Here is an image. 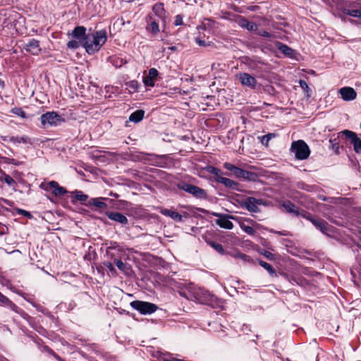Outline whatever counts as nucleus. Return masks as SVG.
<instances>
[{
  "instance_id": "1",
  "label": "nucleus",
  "mask_w": 361,
  "mask_h": 361,
  "mask_svg": "<svg viewBox=\"0 0 361 361\" xmlns=\"http://www.w3.org/2000/svg\"><path fill=\"white\" fill-rule=\"evenodd\" d=\"M107 40L106 30L89 32L83 40V47L89 54L97 52Z\"/></svg>"
},
{
  "instance_id": "2",
  "label": "nucleus",
  "mask_w": 361,
  "mask_h": 361,
  "mask_svg": "<svg viewBox=\"0 0 361 361\" xmlns=\"http://www.w3.org/2000/svg\"><path fill=\"white\" fill-rule=\"evenodd\" d=\"M190 294L193 298V300L200 303L212 306L216 305V298L202 288H192L190 290Z\"/></svg>"
},
{
  "instance_id": "3",
  "label": "nucleus",
  "mask_w": 361,
  "mask_h": 361,
  "mask_svg": "<svg viewBox=\"0 0 361 361\" xmlns=\"http://www.w3.org/2000/svg\"><path fill=\"white\" fill-rule=\"evenodd\" d=\"M290 151L294 153L298 160H305L310 154V149L307 143L302 140L293 141L291 144Z\"/></svg>"
},
{
  "instance_id": "4",
  "label": "nucleus",
  "mask_w": 361,
  "mask_h": 361,
  "mask_svg": "<svg viewBox=\"0 0 361 361\" xmlns=\"http://www.w3.org/2000/svg\"><path fill=\"white\" fill-rule=\"evenodd\" d=\"M40 121L42 128H45L48 126H56L64 122V119L55 111H48L41 116Z\"/></svg>"
},
{
  "instance_id": "5",
  "label": "nucleus",
  "mask_w": 361,
  "mask_h": 361,
  "mask_svg": "<svg viewBox=\"0 0 361 361\" xmlns=\"http://www.w3.org/2000/svg\"><path fill=\"white\" fill-rule=\"evenodd\" d=\"M130 305L142 314H152L158 309L155 304L141 300H134Z\"/></svg>"
},
{
  "instance_id": "6",
  "label": "nucleus",
  "mask_w": 361,
  "mask_h": 361,
  "mask_svg": "<svg viewBox=\"0 0 361 361\" xmlns=\"http://www.w3.org/2000/svg\"><path fill=\"white\" fill-rule=\"evenodd\" d=\"M177 186L180 190L188 192L196 198L207 199V197L206 191L198 186L184 182L178 183Z\"/></svg>"
},
{
  "instance_id": "7",
  "label": "nucleus",
  "mask_w": 361,
  "mask_h": 361,
  "mask_svg": "<svg viewBox=\"0 0 361 361\" xmlns=\"http://www.w3.org/2000/svg\"><path fill=\"white\" fill-rule=\"evenodd\" d=\"M265 204V201L262 199H257L253 197H247L240 203V206L243 208H245L250 212L253 213H257L259 212L258 205Z\"/></svg>"
},
{
  "instance_id": "8",
  "label": "nucleus",
  "mask_w": 361,
  "mask_h": 361,
  "mask_svg": "<svg viewBox=\"0 0 361 361\" xmlns=\"http://www.w3.org/2000/svg\"><path fill=\"white\" fill-rule=\"evenodd\" d=\"M40 188L46 191H51L53 195L56 197H61L67 192L65 188L60 186L59 183L54 180L47 183H42L40 184Z\"/></svg>"
},
{
  "instance_id": "9",
  "label": "nucleus",
  "mask_w": 361,
  "mask_h": 361,
  "mask_svg": "<svg viewBox=\"0 0 361 361\" xmlns=\"http://www.w3.org/2000/svg\"><path fill=\"white\" fill-rule=\"evenodd\" d=\"M340 133L345 135V137L350 141V143L353 145V149L356 153H361V139L357 137L355 133L349 130H344Z\"/></svg>"
},
{
  "instance_id": "10",
  "label": "nucleus",
  "mask_w": 361,
  "mask_h": 361,
  "mask_svg": "<svg viewBox=\"0 0 361 361\" xmlns=\"http://www.w3.org/2000/svg\"><path fill=\"white\" fill-rule=\"evenodd\" d=\"M238 79L243 85L247 86L255 90L257 85V81L251 75L247 73H241L238 75Z\"/></svg>"
},
{
  "instance_id": "11",
  "label": "nucleus",
  "mask_w": 361,
  "mask_h": 361,
  "mask_svg": "<svg viewBox=\"0 0 361 361\" xmlns=\"http://www.w3.org/2000/svg\"><path fill=\"white\" fill-rule=\"evenodd\" d=\"M310 222L324 234L329 235V232L333 231V227L322 219H310Z\"/></svg>"
},
{
  "instance_id": "12",
  "label": "nucleus",
  "mask_w": 361,
  "mask_h": 361,
  "mask_svg": "<svg viewBox=\"0 0 361 361\" xmlns=\"http://www.w3.org/2000/svg\"><path fill=\"white\" fill-rule=\"evenodd\" d=\"M159 75L158 71L152 68L149 70L148 74L143 77V82L145 86L147 87H154L155 85V81L157 80Z\"/></svg>"
},
{
  "instance_id": "13",
  "label": "nucleus",
  "mask_w": 361,
  "mask_h": 361,
  "mask_svg": "<svg viewBox=\"0 0 361 361\" xmlns=\"http://www.w3.org/2000/svg\"><path fill=\"white\" fill-rule=\"evenodd\" d=\"M338 92L344 101H352L357 97V92L353 87H344L341 88Z\"/></svg>"
},
{
  "instance_id": "14",
  "label": "nucleus",
  "mask_w": 361,
  "mask_h": 361,
  "mask_svg": "<svg viewBox=\"0 0 361 361\" xmlns=\"http://www.w3.org/2000/svg\"><path fill=\"white\" fill-rule=\"evenodd\" d=\"M214 216H218L219 219H216V224L226 229H232L233 224L228 219V216H223L218 213H214Z\"/></svg>"
},
{
  "instance_id": "15",
  "label": "nucleus",
  "mask_w": 361,
  "mask_h": 361,
  "mask_svg": "<svg viewBox=\"0 0 361 361\" xmlns=\"http://www.w3.org/2000/svg\"><path fill=\"white\" fill-rule=\"evenodd\" d=\"M106 214L109 219L118 222L122 225H126L128 224V219L127 217L120 212H106Z\"/></svg>"
},
{
  "instance_id": "16",
  "label": "nucleus",
  "mask_w": 361,
  "mask_h": 361,
  "mask_svg": "<svg viewBox=\"0 0 361 361\" xmlns=\"http://www.w3.org/2000/svg\"><path fill=\"white\" fill-rule=\"evenodd\" d=\"M218 179V183L223 184L226 188L237 191H240L239 188L240 184L238 182L223 176L219 177Z\"/></svg>"
},
{
  "instance_id": "17",
  "label": "nucleus",
  "mask_w": 361,
  "mask_h": 361,
  "mask_svg": "<svg viewBox=\"0 0 361 361\" xmlns=\"http://www.w3.org/2000/svg\"><path fill=\"white\" fill-rule=\"evenodd\" d=\"M25 49L33 55H37L41 51L39 41L35 39H30L26 44Z\"/></svg>"
},
{
  "instance_id": "18",
  "label": "nucleus",
  "mask_w": 361,
  "mask_h": 361,
  "mask_svg": "<svg viewBox=\"0 0 361 361\" xmlns=\"http://www.w3.org/2000/svg\"><path fill=\"white\" fill-rule=\"evenodd\" d=\"M146 30L154 36L157 35L160 31L158 23L151 16H148Z\"/></svg>"
},
{
  "instance_id": "19",
  "label": "nucleus",
  "mask_w": 361,
  "mask_h": 361,
  "mask_svg": "<svg viewBox=\"0 0 361 361\" xmlns=\"http://www.w3.org/2000/svg\"><path fill=\"white\" fill-rule=\"evenodd\" d=\"M224 167L230 171L235 178H241L244 169L228 162L224 163Z\"/></svg>"
},
{
  "instance_id": "20",
  "label": "nucleus",
  "mask_w": 361,
  "mask_h": 361,
  "mask_svg": "<svg viewBox=\"0 0 361 361\" xmlns=\"http://www.w3.org/2000/svg\"><path fill=\"white\" fill-rule=\"evenodd\" d=\"M87 35L86 28L84 26L75 27L71 33L73 38L80 41L84 40V39L87 37Z\"/></svg>"
},
{
  "instance_id": "21",
  "label": "nucleus",
  "mask_w": 361,
  "mask_h": 361,
  "mask_svg": "<svg viewBox=\"0 0 361 361\" xmlns=\"http://www.w3.org/2000/svg\"><path fill=\"white\" fill-rule=\"evenodd\" d=\"M152 11L155 16H157L159 18L164 20L166 18V11L164 8V4L162 3L156 4L152 7Z\"/></svg>"
},
{
  "instance_id": "22",
  "label": "nucleus",
  "mask_w": 361,
  "mask_h": 361,
  "mask_svg": "<svg viewBox=\"0 0 361 361\" xmlns=\"http://www.w3.org/2000/svg\"><path fill=\"white\" fill-rule=\"evenodd\" d=\"M282 206L286 210L287 212L293 214L295 216H299L300 212L298 210V208L290 201H284L282 203Z\"/></svg>"
},
{
  "instance_id": "23",
  "label": "nucleus",
  "mask_w": 361,
  "mask_h": 361,
  "mask_svg": "<svg viewBox=\"0 0 361 361\" xmlns=\"http://www.w3.org/2000/svg\"><path fill=\"white\" fill-rule=\"evenodd\" d=\"M161 214L164 216H170L172 219L178 222H181L183 221V217L179 213L171 209H163L161 210Z\"/></svg>"
},
{
  "instance_id": "24",
  "label": "nucleus",
  "mask_w": 361,
  "mask_h": 361,
  "mask_svg": "<svg viewBox=\"0 0 361 361\" xmlns=\"http://www.w3.org/2000/svg\"><path fill=\"white\" fill-rule=\"evenodd\" d=\"M239 25L249 31L256 30L257 28V25L255 23L248 21L245 18H241L239 20Z\"/></svg>"
},
{
  "instance_id": "25",
  "label": "nucleus",
  "mask_w": 361,
  "mask_h": 361,
  "mask_svg": "<svg viewBox=\"0 0 361 361\" xmlns=\"http://www.w3.org/2000/svg\"><path fill=\"white\" fill-rule=\"evenodd\" d=\"M4 141H10L11 142H13L15 144H17V143H25V144H27V143H30V139L26 136V135H24V136H22V137H15V136H11V137H9L8 138L7 137H5L4 138Z\"/></svg>"
},
{
  "instance_id": "26",
  "label": "nucleus",
  "mask_w": 361,
  "mask_h": 361,
  "mask_svg": "<svg viewBox=\"0 0 361 361\" xmlns=\"http://www.w3.org/2000/svg\"><path fill=\"white\" fill-rule=\"evenodd\" d=\"M145 116V111L142 109L137 110L132 113L129 117V121L134 122V123H138L141 121Z\"/></svg>"
},
{
  "instance_id": "27",
  "label": "nucleus",
  "mask_w": 361,
  "mask_h": 361,
  "mask_svg": "<svg viewBox=\"0 0 361 361\" xmlns=\"http://www.w3.org/2000/svg\"><path fill=\"white\" fill-rule=\"evenodd\" d=\"M241 178L255 182L258 179V176L255 172L244 170Z\"/></svg>"
},
{
  "instance_id": "28",
  "label": "nucleus",
  "mask_w": 361,
  "mask_h": 361,
  "mask_svg": "<svg viewBox=\"0 0 361 361\" xmlns=\"http://www.w3.org/2000/svg\"><path fill=\"white\" fill-rule=\"evenodd\" d=\"M277 47L279 50L286 56H291L293 54V49L286 44L279 42Z\"/></svg>"
},
{
  "instance_id": "29",
  "label": "nucleus",
  "mask_w": 361,
  "mask_h": 361,
  "mask_svg": "<svg viewBox=\"0 0 361 361\" xmlns=\"http://www.w3.org/2000/svg\"><path fill=\"white\" fill-rule=\"evenodd\" d=\"M207 172H209V173H212L214 175V180L216 182H219V179L218 178L219 177H222V171L218 169V168H216L214 166H209L207 168Z\"/></svg>"
},
{
  "instance_id": "30",
  "label": "nucleus",
  "mask_w": 361,
  "mask_h": 361,
  "mask_svg": "<svg viewBox=\"0 0 361 361\" xmlns=\"http://www.w3.org/2000/svg\"><path fill=\"white\" fill-rule=\"evenodd\" d=\"M89 204L93 205L99 209H106L107 208V204L101 201L99 198H92L89 201Z\"/></svg>"
},
{
  "instance_id": "31",
  "label": "nucleus",
  "mask_w": 361,
  "mask_h": 361,
  "mask_svg": "<svg viewBox=\"0 0 361 361\" xmlns=\"http://www.w3.org/2000/svg\"><path fill=\"white\" fill-rule=\"evenodd\" d=\"M0 302L4 303L13 310H16V309L17 308V306L7 297L1 293H0Z\"/></svg>"
},
{
  "instance_id": "32",
  "label": "nucleus",
  "mask_w": 361,
  "mask_h": 361,
  "mask_svg": "<svg viewBox=\"0 0 361 361\" xmlns=\"http://www.w3.org/2000/svg\"><path fill=\"white\" fill-rule=\"evenodd\" d=\"M67 47L69 49H76L80 47H83V40L80 41L76 39L69 41L67 43Z\"/></svg>"
},
{
  "instance_id": "33",
  "label": "nucleus",
  "mask_w": 361,
  "mask_h": 361,
  "mask_svg": "<svg viewBox=\"0 0 361 361\" xmlns=\"http://www.w3.org/2000/svg\"><path fill=\"white\" fill-rule=\"evenodd\" d=\"M259 264L261 267L265 269L271 275H276L274 269L269 263L263 260H259Z\"/></svg>"
},
{
  "instance_id": "34",
  "label": "nucleus",
  "mask_w": 361,
  "mask_h": 361,
  "mask_svg": "<svg viewBox=\"0 0 361 361\" xmlns=\"http://www.w3.org/2000/svg\"><path fill=\"white\" fill-rule=\"evenodd\" d=\"M208 244L213 247L218 253L219 254H224V249L220 243H216L214 241H209L207 242Z\"/></svg>"
},
{
  "instance_id": "35",
  "label": "nucleus",
  "mask_w": 361,
  "mask_h": 361,
  "mask_svg": "<svg viewBox=\"0 0 361 361\" xmlns=\"http://www.w3.org/2000/svg\"><path fill=\"white\" fill-rule=\"evenodd\" d=\"M11 112L16 116H18L23 118H26V113L20 107H14L11 110Z\"/></svg>"
},
{
  "instance_id": "36",
  "label": "nucleus",
  "mask_w": 361,
  "mask_h": 361,
  "mask_svg": "<svg viewBox=\"0 0 361 361\" xmlns=\"http://www.w3.org/2000/svg\"><path fill=\"white\" fill-rule=\"evenodd\" d=\"M75 199L82 203L85 202L88 199V196L83 194L81 191H75Z\"/></svg>"
},
{
  "instance_id": "37",
  "label": "nucleus",
  "mask_w": 361,
  "mask_h": 361,
  "mask_svg": "<svg viewBox=\"0 0 361 361\" xmlns=\"http://www.w3.org/2000/svg\"><path fill=\"white\" fill-rule=\"evenodd\" d=\"M329 142L331 144V148L336 152V153H338V149H339V143L337 141V139L336 138H331L330 140H329Z\"/></svg>"
},
{
  "instance_id": "38",
  "label": "nucleus",
  "mask_w": 361,
  "mask_h": 361,
  "mask_svg": "<svg viewBox=\"0 0 361 361\" xmlns=\"http://www.w3.org/2000/svg\"><path fill=\"white\" fill-rule=\"evenodd\" d=\"M114 263L118 269L124 271L127 268V264L123 262L121 259H115Z\"/></svg>"
},
{
  "instance_id": "39",
  "label": "nucleus",
  "mask_w": 361,
  "mask_h": 361,
  "mask_svg": "<svg viewBox=\"0 0 361 361\" xmlns=\"http://www.w3.org/2000/svg\"><path fill=\"white\" fill-rule=\"evenodd\" d=\"M274 137V134L269 133L267 135H263L261 139V142L263 145H268L269 140Z\"/></svg>"
},
{
  "instance_id": "40",
  "label": "nucleus",
  "mask_w": 361,
  "mask_h": 361,
  "mask_svg": "<svg viewBox=\"0 0 361 361\" xmlns=\"http://www.w3.org/2000/svg\"><path fill=\"white\" fill-rule=\"evenodd\" d=\"M4 181L9 185L13 186L16 184V181L8 175L4 173Z\"/></svg>"
},
{
  "instance_id": "41",
  "label": "nucleus",
  "mask_w": 361,
  "mask_h": 361,
  "mask_svg": "<svg viewBox=\"0 0 361 361\" xmlns=\"http://www.w3.org/2000/svg\"><path fill=\"white\" fill-rule=\"evenodd\" d=\"M348 14L353 17L361 18V10L360 9L349 10L348 11Z\"/></svg>"
},
{
  "instance_id": "42",
  "label": "nucleus",
  "mask_w": 361,
  "mask_h": 361,
  "mask_svg": "<svg viewBox=\"0 0 361 361\" xmlns=\"http://www.w3.org/2000/svg\"><path fill=\"white\" fill-rule=\"evenodd\" d=\"M241 228L243 230L249 235H255V229L250 226H242Z\"/></svg>"
},
{
  "instance_id": "43",
  "label": "nucleus",
  "mask_w": 361,
  "mask_h": 361,
  "mask_svg": "<svg viewBox=\"0 0 361 361\" xmlns=\"http://www.w3.org/2000/svg\"><path fill=\"white\" fill-rule=\"evenodd\" d=\"M297 187L299 189L305 190H307V191H310L311 189H312V186L308 185L305 184L303 182H299L297 184Z\"/></svg>"
},
{
  "instance_id": "44",
  "label": "nucleus",
  "mask_w": 361,
  "mask_h": 361,
  "mask_svg": "<svg viewBox=\"0 0 361 361\" xmlns=\"http://www.w3.org/2000/svg\"><path fill=\"white\" fill-rule=\"evenodd\" d=\"M128 86L130 89L136 91L139 87V84L137 81L132 80L128 83Z\"/></svg>"
},
{
  "instance_id": "45",
  "label": "nucleus",
  "mask_w": 361,
  "mask_h": 361,
  "mask_svg": "<svg viewBox=\"0 0 361 361\" xmlns=\"http://www.w3.org/2000/svg\"><path fill=\"white\" fill-rule=\"evenodd\" d=\"M104 264L111 274H115L116 273V269L111 262H104Z\"/></svg>"
},
{
  "instance_id": "46",
  "label": "nucleus",
  "mask_w": 361,
  "mask_h": 361,
  "mask_svg": "<svg viewBox=\"0 0 361 361\" xmlns=\"http://www.w3.org/2000/svg\"><path fill=\"white\" fill-rule=\"evenodd\" d=\"M299 216H302L303 218L309 220L310 221V219H314V218H313L310 214H309L308 212H305V211H302V212H300V214Z\"/></svg>"
},
{
  "instance_id": "47",
  "label": "nucleus",
  "mask_w": 361,
  "mask_h": 361,
  "mask_svg": "<svg viewBox=\"0 0 361 361\" xmlns=\"http://www.w3.org/2000/svg\"><path fill=\"white\" fill-rule=\"evenodd\" d=\"M266 258H267L269 260H272L274 259V255L269 252V251H267V250H264L263 252H261Z\"/></svg>"
},
{
  "instance_id": "48",
  "label": "nucleus",
  "mask_w": 361,
  "mask_h": 361,
  "mask_svg": "<svg viewBox=\"0 0 361 361\" xmlns=\"http://www.w3.org/2000/svg\"><path fill=\"white\" fill-rule=\"evenodd\" d=\"M175 25H181L183 24V17L180 15H177L174 22Z\"/></svg>"
},
{
  "instance_id": "49",
  "label": "nucleus",
  "mask_w": 361,
  "mask_h": 361,
  "mask_svg": "<svg viewBox=\"0 0 361 361\" xmlns=\"http://www.w3.org/2000/svg\"><path fill=\"white\" fill-rule=\"evenodd\" d=\"M17 212H18V214L23 215L24 216H26L28 218H30L32 216L29 212L23 210L22 209H18Z\"/></svg>"
},
{
  "instance_id": "50",
  "label": "nucleus",
  "mask_w": 361,
  "mask_h": 361,
  "mask_svg": "<svg viewBox=\"0 0 361 361\" xmlns=\"http://www.w3.org/2000/svg\"><path fill=\"white\" fill-rule=\"evenodd\" d=\"M299 84L301 88L306 90L307 92H309L310 90V87H308L307 82L305 80H300Z\"/></svg>"
},
{
  "instance_id": "51",
  "label": "nucleus",
  "mask_w": 361,
  "mask_h": 361,
  "mask_svg": "<svg viewBox=\"0 0 361 361\" xmlns=\"http://www.w3.org/2000/svg\"><path fill=\"white\" fill-rule=\"evenodd\" d=\"M4 162L6 164H12L14 165H18L20 164V162L16 161V159H9V158H5Z\"/></svg>"
},
{
  "instance_id": "52",
  "label": "nucleus",
  "mask_w": 361,
  "mask_h": 361,
  "mask_svg": "<svg viewBox=\"0 0 361 361\" xmlns=\"http://www.w3.org/2000/svg\"><path fill=\"white\" fill-rule=\"evenodd\" d=\"M195 42L198 45H200L201 47H206L207 46L206 42L204 40H202V39H200V38H196L195 39Z\"/></svg>"
},
{
  "instance_id": "53",
  "label": "nucleus",
  "mask_w": 361,
  "mask_h": 361,
  "mask_svg": "<svg viewBox=\"0 0 361 361\" xmlns=\"http://www.w3.org/2000/svg\"><path fill=\"white\" fill-rule=\"evenodd\" d=\"M162 361H184L183 360L178 358H167V357H159Z\"/></svg>"
},
{
  "instance_id": "54",
  "label": "nucleus",
  "mask_w": 361,
  "mask_h": 361,
  "mask_svg": "<svg viewBox=\"0 0 361 361\" xmlns=\"http://www.w3.org/2000/svg\"><path fill=\"white\" fill-rule=\"evenodd\" d=\"M180 295L184 298H186L187 299H190L193 300V298L190 294V290L189 291V295H187L185 293L183 292H180Z\"/></svg>"
},
{
  "instance_id": "55",
  "label": "nucleus",
  "mask_w": 361,
  "mask_h": 361,
  "mask_svg": "<svg viewBox=\"0 0 361 361\" xmlns=\"http://www.w3.org/2000/svg\"><path fill=\"white\" fill-rule=\"evenodd\" d=\"M259 35L260 36H262L264 37H271V34L269 32H268L267 31H264V30L259 32Z\"/></svg>"
},
{
  "instance_id": "56",
  "label": "nucleus",
  "mask_w": 361,
  "mask_h": 361,
  "mask_svg": "<svg viewBox=\"0 0 361 361\" xmlns=\"http://www.w3.org/2000/svg\"><path fill=\"white\" fill-rule=\"evenodd\" d=\"M259 8L258 6H250L247 7V9L251 11H256Z\"/></svg>"
},
{
  "instance_id": "57",
  "label": "nucleus",
  "mask_w": 361,
  "mask_h": 361,
  "mask_svg": "<svg viewBox=\"0 0 361 361\" xmlns=\"http://www.w3.org/2000/svg\"><path fill=\"white\" fill-rule=\"evenodd\" d=\"M206 28H207V25H206V24H205V23H203L202 25H198V26L197 27V29L198 30H206Z\"/></svg>"
},
{
  "instance_id": "58",
  "label": "nucleus",
  "mask_w": 361,
  "mask_h": 361,
  "mask_svg": "<svg viewBox=\"0 0 361 361\" xmlns=\"http://www.w3.org/2000/svg\"><path fill=\"white\" fill-rule=\"evenodd\" d=\"M168 49H169V50H171V51H176V50H177V47H175V46L169 47Z\"/></svg>"
},
{
  "instance_id": "59",
  "label": "nucleus",
  "mask_w": 361,
  "mask_h": 361,
  "mask_svg": "<svg viewBox=\"0 0 361 361\" xmlns=\"http://www.w3.org/2000/svg\"><path fill=\"white\" fill-rule=\"evenodd\" d=\"M110 195L115 198H118L119 197V195H118L117 193H114L112 192H111Z\"/></svg>"
},
{
  "instance_id": "60",
  "label": "nucleus",
  "mask_w": 361,
  "mask_h": 361,
  "mask_svg": "<svg viewBox=\"0 0 361 361\" xmlns=\"http://www.w3.org/2000/svg\"><path fill=\"white\" fill-rule=\"evenodd\" d=\"M44 350H46L47 352L48 353H52V351L47 347V346H44L43 347Z\"/></svg>"
},
{
  "instance_id": "61",
  "label": "nucleus",
  "mask_w": 361,
  "mask_h": 361,
  "mask_svg": "<svg viewBox=\"0 0 361 361\" xmlns=\"http://www.w3.org/2000/svg\"><path fill=\"white\" fill-rule=\"evenodd\" d=\"M238 256L240 258L243 259H245V258L247 257V256L244 254H240Z\"/></svg>"
},
{
  "instance_id": "62",
  "label": "nucleus",
  "mask_w": 361,
  "mask_h": 361,
  "mask_svg": "<svg viewBox=\"0 0 361 361\" xmlns=\"http://www.w3.org/2000/svg\"><path fill=\"white\" fill-rule=\"evenodd\" d=\"M1 200H2V201H4V202H8V200H4V199H3V198H1V197H0V201H1Z\"/></svg>"
},
{
  "instance_id": "63",
  "label": "nucleus",
  "mask_w": 361,
  "mask_h": 361,
  "mask_svg": "<svg viewBox=\"0 0 361 361\" xmlns=\"http://www.w3.org/2000/svg\"><path fill=\"white\" fill-rule=\"evenodd\" d=\"M319 355L318 354L317 356V361H319Z\"/></svg>"
},
{
  "instance_id": "64",
  "label": "nucleus",
  "mask_w": 361,
  "mask_h": 361,
  "mask_svg": "<svg viewBox=\"0 0 361 361\" xmlns=\"http://www.w3.org/2000/svg\"><path fill=\"white\" fill-rule=\"evenodd\" d=\"M225 175H226V176H230L231 174H230V173H225Z\"/></svg>"
}]
</instances>
